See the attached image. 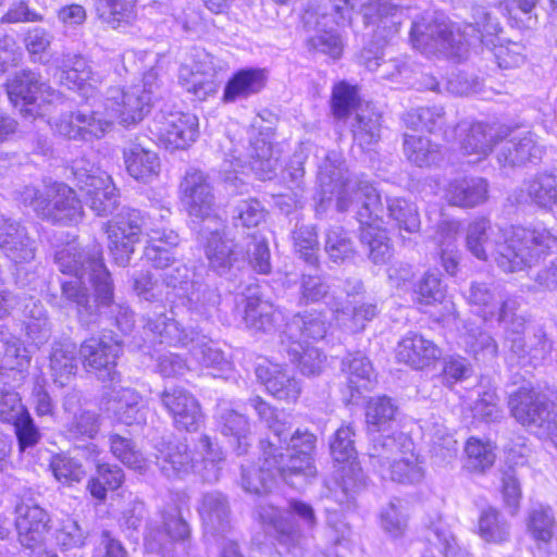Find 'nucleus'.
Returning a JSON list of instances; mask_svg holds the SVG:
<instances>
[{
  "label": "nucleus",
  "mask_w": 557,
  "mask_h": 557,
  "mask_svg": "<svg viewBox=\"0 0 557 557\" xmlns=\"http://www.w3.org/2000/svg\"><path fill=\"white\" fill-rule=\"evenodd\" d=\"M320 205L336 199L338 212L354 211L360 223V242L367 246L368 256L375 264L391 258L386 234L377 223L383 220L381 196L371 184L352 175L336 156H327L319 170Z\"/></svg>",
  "instance_id": "1"
},
{
  "label": "nucleus",
  "mask_w": 557,
  "mask_h": 557,
  "mask_svg": "<svg viewBox=\"0 0 557 557\" xmlns=\"http://www.w3.org/2000/svg\"><path fill=\"white\" fill-rule=\"evenodd\" d=\"M468 250L480 260L493 258L504 273L524 271L557 246V237L545 227H515L509 236L485 218L469 224Z\"/></svg>",
  "instance_id": "2"
},
{
  "label": "nucleus",
  "mask_w": 557,
  "mask_h": 557,
  "mask_svg": "<svg viewBox=\"0 0 557 557\" xmlns=\"http://www.w3.org/2000/svg\"><path fill=\"white\" fill-rule=\"evenodd\" d=\"M500 30L497 18L486 8L473 5L472 22L462 32H455L443 14L425 12L413 21L410 40L422 53L460 61L467 58L470 46H488Z\"/></svg>",
  "instance_id": "3"
},
{
  "label": "nucleus",
  "mask_w": 557,
  "mask_h": 557,
  "mask_svg": "<svg viewBox=\"0 0 557 557\" xmlns=\"http://www.w3.org/2000/svg\"><path fill=\"white\" fill-rule=\"evenodd\" d=\"M273 437L267 436L260 441V449L264 457V468L268 478H263L258 484L246 485L248 490L262 492L272 488L277 479L295 488L304 487L310 480L317 476V468L313 457H307L290 451L284 453L283 444L289 438V425L275 423L271 425Z\"/></svg>",
  "instance_id": "4"
},
{
  "label": "nucleus",
  "mask_w": 557,
  "mask_h": 557,
  "mask_svg": "<svg viewBox=\"0 0 557 557\" xmlns=\"http://www.w3.org/2000/svg\"><path fill=\"white\" fill-rule=\"evenodd\" d=\"M95 273L90 274L89 281L94 287L90 294L83 277L71 278L61 282V296L51 298V304L59 308L72 307L76 311L78 323L84 327H90L100 323L103 318L106 306L111 302L114 287L111 274L104 263H95Z\"/></svg>",
  "instance_id": "5"
},
{
  "label": "nucleus",
  "mask_w": 557,
  "mask_h": 557,
  "mask_svg": "<svg viewBox=\"0 0 557 557\" xmlns=\"http://www.w3.org/2000/svg\"><path fill=\"white\" fill-rule=\"evenodd\" d=\"M143 327L158 337L161 343L187 347L191 345V355L206 368H211L213 376H220L231 369L224 352L214 347L212 342L200 335L194 329L184 327L174 317L164 312H147L143 315Z\"/></svg>",
  "instance_id": "6"
},
{
  "label": "nucleus",
  "mask_w": 557,
  "mask_h": 557,
  "mask_svg": "<svg viewBox=\"0 0 557 557\" xmlns=\"http://www.w3.org/2000/svg\"><path fill=\"white\" fill-rule=\"evenodd\" d=\"M158 90V74L149 71L144 74L140 84L127 89L110 88L103 108L110 114L112 123L116 121L124 126L134 125L149 112Z\"/></svg>",
  "instance_id": "7"
},
{
  "label": "nucleus",
  "mask_w": 557,
  "mask_h": 557,
  "mask_svg": "<svg viewBox=\"0 0 557 557\" xmlns=\"http://www.w3.org/2000/svg\"><path fill=\"white\" fill-rule=\"evenodd\" d=\"M198 236L209 271L235 283L245 265L244 249L227 236L222 224H216L213 230L203 226Z\"/></svg>",
  "instance_id": "8"
},
{
  "label": "nucleus",
  "mask_w": 557,
  "mask_h": 557,
  "mask_svg": "<svg viewBox=\"0 0 557 557\" xmlns=\"http://www.w3.org/2000/svg\"><path fill=\"white\" fill-rule=\"evenodd\" d=\"M143 226L144 216L140 211L132 208H123L107 223L109 249L119 265L126 267L129 263L134 244L139 240Z\"/></svg>",
  "instance_id": "9"
},
{
  "label": "nucleus",
  "mask_w": 557,
  "mask_h": 557,
  "mask_svg": "<svg viewBox=\"0 0 557 557\" xmlns=\"http://www.w3.org/2000/svg\"><path fill=\"white\" fill-rule=\"evenodd\" d=\"M180 188L191 218L221 225L213 188L206 173L196 169L187 171Z\"/></svg>",
  "instance_id": "10"
},
{
  "label": "nucleus",
  "mask_w": 557,
  "mask_h": 557,
  "mask_svg": "<svg viewBox=\"0 0 557 557\" xmlns=\"http://www.w3.org/2000/svg\"><path fill=\"white\" fill-rule=\"evenodd\" d=\"M112 124L106 109L100 111L84 108L60 115L54 129L67 139L92 141L102 138Z\"/></svg>",
  "instance_id": "11"
},
{
  "label": "nucleus",
  "mask_w": 557,
  "mask_h": 557,
  "mask_svg": "<svg viewBox=\"0 0 557 557\" xmlns=\"http://www.w3.org/2000/svg\"><path fill=\"white\" fill-rule=\"evenodd\" d=\"M78 354L84 368L95 372L99 380L113 382L119 377L115 367L122 354L120 341L111 336L90 337L81 344Z\"/></svg>",
  "instance_id": "12"
},
{
  "label": "nucleus",
  "mask_w": 557,
  "mask_h": 557,
  "mask_svg": "<svg viewBox=\"0 0 557 557\" xmlns=\"http://www.w3.org/2000/svg\"><path fill=\"white\" fill-rule=\"evenodd\" d=\"M156 131L166 149H186L198 137V117L190 112H161L154 119Z\"/></svg>",
  "instance_id": "13"
},
{
  "label": "nucleus",
  "mask_w": 557,
  "mask_h": 557,
  "mask_svg": "<svg viewBox=\"0 0 557 557\" xmlns=\"http://www.w3.org/2000/svg\"><path fill=\"white\" fill-rule=\"evenodd\" d=\"M158 398L162 407L173 418L176 428L188 432L198 430L203 416L199 401L189 391L173 386L160 392Z\"/></svg>",
  "instance_id": "14"
},
{
  "label": "nucleus",
  "mask_w": 557,
  "mask_h": 557,
  "mask_svg": "<svg viewBox=\"0 0 557 557\" xmlns=\"http://www.w3.org/2000/svg\"><path fill=\"white\" fill-rule=\"evenodd\" d=\"M471 311L485 322L493 321L497 312L503 308V313L508 312L513 302L508 300L512 296L491 281H472L463 293Z\"/></svg>",
  "instance_id": "15"
},
{
  "label": "nucleus",
  "mask_w": 557,
  "mask_h": 557,
  "mask_svg": "<svg viewBox=\"0 0 557 557\" xmlns=\"http://www.w3.org/2000/svg\"><path fill=\"white\" fill-rule=\"evenodd\" d=\"M147 136H136L123 148V158L127 173L137 181L148 183L156 178L161 169L160 159L150 146Z\"/></svg>",
  "instance_id": "16"
},
{
  "label": "nucleus",
  "mask_w": 557,
  "mask_h": 557,
  "mask_svg": "<svg viewBox=\"0 0 557 557\" xmlns=\"http://www.w3.org/2000/svg\"><path fill=\"white\" fill-rule=\"evenodd\" d=\"M15 511V527L21 544L28 548L40 544L50 530V515L33 502H22Z\"/></svg>",
  "instance_id": "17"
},
{
  "label": "nucleus",
  "mask_w": 557,
  "mask_h": 557,
  "mask_svg": "<svg viewBox=\"0 0 557 557\" xmlns=\"http://www.w3.org/2000/svg\"><path fill=\"white\" fill-rule=\"evenodd\" d=\"M156 463L168 478H182L196 468L194 453L185 442L161 441L156 445Z\"/></svg>",
  "instance_id": "18"
},
{
  "label": "nucleus",
  "mask_w": 557,
  "mask_h": 557,
  "mask_svg": "<svg viewBox=\"0 0 557 557\" xmlns=\"http://www.w3.org/2000/svg\"><path fill=\"white\" fill-rule=\"evenodd\" d=\"M203 522L205 534L224 537L231 529V507L228 497L219 492L210 491L202 494L198 507Z\"/></svg>",
  "instance_id": "19"
},
{
  "label": "nucleus",
  "mask_w": 557,
  "mask_h": 557,
  "mask_svg": "<svg viewBox=\"0 0 557 557\" xmlns=\"http://www.w3.org/2000/svg\"><path fill=\"white\" fill-rule=\"evenodd\" d=\"M256 376L267 391L277 400L296 403L301 394L298 379L287 373L280 364L259 363L255 370Z\"/></svg>",
  "instance_id": "20"
},
{
  "label": "nucleus",
  "mask_w": 557,
  "mask_h": 557,
  "mask_svg": "<svg viewBox=\"0 0 557 557\" xmlns=\"http://www.w3.org/2000/svg\"><path fill=\"white\" fill-rule=\"evenodd\" d=\"M8 96L15 107L22 106L21 112L34 115L33 108L44 92L49 91L50 87L40 79L39 74L30 70L17 72L8 84Z\"/></svg>",
  "instance_id": "21"
},
{
  "label": "nucleus",
  "mask_w": 557,
  "mask_h": 557,
  "mask_svg": "<svg viewBox=\"0 0 557 557\" xmlns=\"http://www.w3.org/2000/svg\"><path fill=\"white\" fill-rule=\"evenodd\" d=\"M444 198L448 205L459 208H474L488 198V183L479 176H465L450 180L444 187Z\"/></svg>",
  "instance_id": "22"
},
{
  "label": "nucleus",
  "mask_w": 557,
  "mask_h": 557,
  "mask_svg": "<svg viewBox=\"0 0 557 557\" xmlns=\"http://www.w3.org/2000/svg\"><path fill=\"white\" fill-rule=\"evenodd\" d=\"M330 322L325 312L317 309L294 314L285 325L282 338L287 342H306L325 337Z\"/></svg>",
  "instance_id": "23"
},
{
  "label": "nucleus",
  "mask_w": 557,
  "mask_h": 557,
  "mask_svg": "<svg viewBox=\"0 0 557 557\" xmlns=\"http://www.w3.org/2000/svg\"><path fill=\"white\" fill-rule=\"evenodd\" d=\"M103 263L100 248L94 245L90 248H81L75 245H66L54 253V262L60 272L73 275L74 278L84 277L95 273L94 264Z\"/></svg>",
  "instance_id": "24"
},
{
  "label": "nucleus",
  "mask_w": 557,
  "mask_h": 557,
  "mask_svg": "<svg viewBox=\"0 0 557 557\" xmlns=\"http://www.w3.org/2000/svg\"><path fill=\"white\" fill-rule=\"evenodd\" d=\"M0 248L15 263L29 262L35 258L34 240L26 227L9 218L0 224Z\"/></svg>",
  "instance_id": "25"
},
{
  "label": "nucleus",
  "mask_w": 557,
  "mask_h": 557,
  "mask_svg": "<svg viewBox=\"0 0 557 557\" xmlns=\"http://www.w3.org/2000/svg\"><path fill=\"white\" fill-rule=\"evenodd\" d=\"M403 10H381L377 3H371L366 8L363 22L373 27L372 40L368 45L384 47L398 36L401 25Z\"/></svg>",
  "instance_id": "26"
},
{
  "label": "nucleus",
  "mask_w": 557,
  "mask_h": 557,
  "mask_svg": "<svg viewBox=\"0 0 557 557\" xmlns=\"http://www.w3.org/2000/svg\"><path fill=\"white\" fill-rule=\"evenodd\" d=\"M410 450H413L410 437L403 432H394L391 435L374 436L368 456L371 465L382 471L400 455H407Z\"/></svg>",
  "instance_id": "27"
},
{
  "label": "nucleus",
  "mask_w": 557,
  "mask_h": 557,
  "mask_svg": "<svg viewBox=\"0 0 557 557\" xmlns=\"http://www.w3.org/2000/svg\"><path fill=\"white\" fill-rule=\"evenodd\" d=\"M42 209V216L53 223H77L83 216L82 201L77 198L73 188L59 185L57 193Z\"/></svg>",
  "instance_id": "28"
},
{
  "label": "nucleus",
  "mask_w": 557,
  "mask_h": 557,
  "mask_svg": "<svg viewBox=\"0 0 557 557\" xmlns=\"http://www.w3.org/2000/svg\"><path fill=\"white\" fill-rule=\"evenodd\" d=\"M441 349L418 333H408L399 342L397 358L413 369H423L441 357Z\"/></svg>",
  "instance_id": "29"
},
{
  "label": "nucleus",
  "mask_w": 557,
  "mask_h": 557,
  "mask_svg": "<svg viewBox=\"0 0 557 557\" xmlns=\"http://www.w3.org/2000/svg\"><path fill=\"white\" fill-rule=\"evenodd\" d=\"M358 62L381 79L395 81L409 72V65L404 57L385 58L382 47L367 45L358 55Z\"/></svg>",
  "instance_id": "30"
},
{
  "label": "nucleus",
  "mask_w": 557,
  "mask_h": 557,
  "mask_svg": "<svg viewBox=\"0 0 557 557\" xmlns=\"http://www.w3.org/2000/svg\"><path fill=\"white\" fill-rule=\"evenodd\" d=\"M544 149L533 135L525 134L522 137H511L500 144L497 160L504 166H518L528 162L535 163L542 159Z\"/></svg>",
  "instance_id": "31"
},
{
  "label": "nucleus",
  "mask_w": 557,
  "mask_h": 557,
  "mask_svg": "<svg viewBox=\"0 0 557 557\" xmlns=\"http://www.w3.org/2000/svg\"><path fill=\"white\" fill-rule=\"evenodd\" d=\"M30 359L29 351L20 338L8 337L4 341L5 367L0 372L3 384L12 387L20 386L27 375Z\"/></svg>",
  "instance_id": "32"
},
{
  "label": "nucleus",
  "mask_w": 557,
  "mask_h": 557,
  "mask_svg": "<svg viewBox=\"0 0 557 557\" xmlns=\"http://www.w3.org/2000/svg\"><path fill=\"white\" fill-rule=\"evenodd\" d=\"M351 11L348 0H309L304 14V24L307 28H318L339 25Z\"/></svg>",
  "instance_id": "33"
},
{
  "label": "nucleus",
  "mask_w": 557,
  "mask_h": 557,
  "mask_svg": "<svg viewBox=\"0 0 557 557\" xmlns=\"http://www.w3.org/2000/svg\"><path fill=\"white\" fill-rule=\"evenodd\" d=\"M552 172H540L524 182L522 188L515 190L509 200L515 205L532 203L552 210V187L555 185Z\"/></svg>",
  "instance_id": "34"
},
{
  "label": "nucleus",
  "mask_w": 557,
  "mask_h": 557,
  "mask_svg": "<svg viewBox=\"0 0 557 557\" xmlns=\"http://www.w3.org/2000/svg\"><path fill=\"white\" fill-rule=\"evenodd\" d=\"M77 347L71 341L54 342L49 356V368L54 383L65 386L76 375Z\"/></svg>",
  "instance_id": "35"
},
{
  "label": "nucleus",
  "mask_w": 557,
  "mask_h": 557,
  "mask_svg": "<svg viewBox=\"0 0 557 557\" xmlns=\"http://www.w3.org/2000/svg\"><path fill=\"white\" fill-rule=\"evenodd\" d=\"M258 516L262 523L273 527L277 543L288 553H294L301 540V534L294 522L273 506H260Z\"/></svg>",
  "instance_id": "36"
},
{
  "label": "nucleus",
  "mask_w": 557,
  "mask_h": 557,
  "mask_svg": "<svg viewBox=\"0 0 557 557\" xmlns=\"http://www.w3.org/2000/svg\"><path fill=\"white\" fill-rule=\"evenodd\" d=\"M342 371L346 374V385L350 393L348 401H352L356 395L370 388L375 374L370 360L360 355H349L342 361Z\"/></svg>",
  "instance_id": "37"
},
{
  "label": "nucleus",
  "mask_w": 557,
  "mask_h": 557,
  "mask_svg": "<svg viewBox=\"0 0 557 557\" xmlns=\"http://www.w3.org/2000/svg\"><path fill=\"white\" fill-rule=\"evenodd\" d=\"M94 186L83 193L85 202L99 216L112 214L120 205V194L111 177L94 178Z\"/></svg>",
  "instance_id": "38"
},
{
  "label": "nucleus",
  "mask_w": 557,
  "mask_h": 557,
  "mask_svg": "<svg viewBox=\"0 0 557 557\" xmlns=\"http://www.w3.org/2000/svg\"><path fill=\"white\" fill-rule=\"evenodd\" d=\"M197 449L202 460L200 463L196 460V468L193 472L199 474L208 483L218 482L221 478L222 465L225 460L223 450L208 435L199 437Z\"/></svg>",
  "instance_id": "39"
},
{
  "label": "nucleus",
  "mask_w": 557,
  "mask_h": 557,
  "mask_svg": "<svg viewBox=\"0 0 557 557\" xmlns=\"http://www.w3.org/2000/svg\"><path fill=\"white\" fill-rule=\"evenodd\" d=\"M218 421L222 434L235 440L236 444L234 449L237 455L246 454L250 446L248 441L250 435V425L246 416L232 408L224 407L219 409Z\"/></svg>",
  "instance_id": "40"
},
{
  "label": "nucleus",
  "mask_w": 557,
  "mask_h": 557,
  "mask_svg": "<svg viewBox=\"0 0 557 557\" xmlns=\"http://www.w3.org/2000/svg\"><path fill=\"white\" fill-rule=\"evenodd\" d=\"M281 342L289 360L297 363L304 375L315 376L322 372L326 357L318 348L305 346L301 342H287L284 338Z\"/></svg>",
  "instance_id": "41"
},
{
  "label": "nucleus",
  "mask_w": 557,
  "mask_h": 557,
  "mask_svg": "<svg viewBox=\"0 0 557 557\" xmlns=\"http://www.w3.org/2000/svg\"><path fill=\"white\" fill-rule=\"evenodd\" d=\"M343 465L332 491L334 499L341 505L348 504L367 485L366 475L356 460Z\"/></svg>",
  "instance_id": "42"
},
{
  "label": "nucleus",
  "mask_w": 557,
  "mask_h": 557,
  "mask_svg": "<svg viewBox=\"0 0 557 557\" xmlns=\"http://www.w3.org/2000/svg\"><path fill=\"white\" fill-rule=\"evenodd\" d=\"M60 84L69 89H84L85 85L91 79V67L81 54H63L59 66Z\"/></svg>",
  "instance_id": "43"
},
{
  "label": "nucleus",
  "mask_w": 557,
  "mask_h": 557,
  "mask_svg": "<svg viewBox=\"0 0 557 557\" xmlns=\"http://www.w3.org/2000/svg\"><path fill=\"white\" fill-rule=\"evenodd\" d=\"M137 0H95L99 20L112 28L128 25L135 17Z\"/></svg>",
  "instance_id": "44"
},
{
  "label": "nucleus",
  "mask_w": 557,
  "mask_h": 557,
  "mask_svg": "<svg viewBox=\"0 0 557 557\" xmlns=\"http://www.w3.org/2000/svg\"><path fill=\"white\" fill-rule=\"evenodd\" d=\"M386 212L387 218L398 230L410 234L419 232L420 215L413 202L401 197H387Z\"/></svg>",
  "instance_id": "45"
},
{
  "label": "nucleus",
  "mask_w": 557,
  "mask_h": 557,
  "mask_svg": "<svg viewBox=\"0 0 557 557\" xmlns=\"http://www.w3.org/2000/svg\"><path fill=\"white\" fill-rule=\"evenodd\" d=\"M381 114L369 108L361 109L352 123L355 143L362 149L370 148L381 139Z\"/></svg>",
  "instance_id": "46"
},
{
  "label": "nucleus",
  "mask_w": 557,
  "mask_h": 557,
  "mask_svg": "<svg viewBox=\"0 0 557 557\" xmlns=\"http://www.w3.org/2000/svg\"><path fill=\"white\" fill-rule=\"evenodd\" d=\"M404 151L408 160L418 166H429L442 157L440 145L417 135H405Z\"/></svg>",
  "instance_id": "47"
},
{
  "label": "nucleus",
  "mask_w": 557,
  "mask_h": 557,
  "mask_svg": "<svg viewBox=\"0 0 557 557\" xmlns=\"http://www.w3.org/2000/svg\"><path fill=\"white\" fill-rule=\"evenodd\" d=\"M292 240L295 253L307 264H319L320 243L315 226L296 224L292 232Z\"/></svg>",
  "instance_id": "48"
},
{
  "label": "nucleus",
  "mask_w": 557,
  "mask_h": 557,
  "mask_svg": "<svg viewBox=\"0 0 557 557\" xmlns=\"http://www.w3.org/2000/svg\"><path fill=\"white\" fill-rule=\"evenodd\" d=\"M555 527L556 520L550 506L536 504L530 508L527 518V529L536 542H550L554 536Z\"/></svg>",
  "instance_id": "49"
},
{
  "label": "nucleus",
  "mask_w": 557,
  "mask_h": 557,
  "mask_svg": "<svg viewBox=\"0 0 557 557\" xmlns=\"http://www.w3.org/2000/svg\"><path fill=\"white\" fill-rule=\"evenodd\" d=\"M264 87V77L261 71L244 70L233 76L224 89V100L234 101L237 98H247L259 92Z\"/></svg>",
  "instance_id": "50"
},
{
  "label": "nucleus",
  "mask_w": 557,
  "mask_h": 557,
  "mask_svg": "<svg viewBox=\"0 0 557 557\" xmlns=\"http://www.w3.org/2000/svg\"><path fill=\"white\" fill-rule=\"evenodd\" d=\"M161 286L166 304L174 305L183 298L188 290L189 269L178 261L161 273Z\"/></svg>",
  "instance_id": "51"
},
{
  "label": "nucleus",
  "mask_w": 557,
  "mask_h": 557,
  "mask_svg": "<svg viewBox=\"0 0 557 557\" xmlns=\"http://www.w3.org/2000/svg\"><path fill=\"white\" fill-rule=\"evenodd\" d=\"M124 482V471L116 465L99 463L97 474L88 481L87 488L91 496L103 502L107 491L117 490Z\"/></svg>",
  "instance_id": "52"
},
{
  "label": "nucleus",
  "mask_w": 557,
  "mask_h": 557,
  "mask_svg": "<svg viewBox=\"0 0 557 557\" xmlns=\"http://www.w3.org/2000/svg\"><path fill=\"white\" fill-rule=\"evenodd\" d=\"M101 424V417L95 410L84 409L65 417L64 431L71 440L94 438Z\"/></svg>",
  "instance_id": "53"
},
{
  "label": "nucleus",
  "mask_w": 557,
  "mask_h": 557,
  "mask_svg": "<svg viewBox=\"0 0 557 557\" xmlns=\"http://www.w3.org/2000/svg\"><path fill=\"white\" fill-rule=\"evenodd\" d=\"M49 468L55 480L63 485L79 483L87 474L82 461L67 454H55L51 456Z\"/></svg>",
  "instance_id": "54"
},
{
  "label": "nucleus",
  "mask_w": 557,
  "mask_h": 557,
  "mask_svg": "<svg viewBox=\"0 0 557 557\" xmlns=\"http://www.w3.org/2000/svg\"><path fill=\"white\" fill-rule=\"evenodd\" d=\"M494 135L492 128L484 123H474L461 140L465 154H476L478 159L485 158L492 151Z\"/></svg>",
  "instance_id": "55"
},
{
  "label": "nucleus",
  "mask_w": 557,
  "mask_h": 557,
  "mask_svg": "<svg viewBox=\"0 0 557 557\" xmlns=\"http://www.w3.org/2000/svg\"><path fill=\"white\" fill-rule=\"evenodd\" d=\"M383 471L387 472L391 480L404 484L420 483L424 478L423 468L420 466L418 457L414 456L412 450L407 455H400Z\"/></svg>",
  "instance_id": "56"
},
{
  "label": "nucleus",
  "mask_w": 557,
  "mask_h": 557,
  "mask_svg": "<svg viewBox=\"0 0 557 557\" xmlns=\"http://www.w3.org/2000/svg\"><path fill=\"white\" fill-rule=\"evenodd\" d=\"M405 123L416 129H425L430 133L442 132L446 125L444 108L421 107L409 111L405 117Z\"/></svg>",
  "instance_id": "57"
},
{
  "label": "nucleus",
  "mask_w": 557,
  "mask_h": 557,
  "mask_svg": "<svg viewBox=\"0 0 557 557\" xmlns=\"http://www.w3.org/2000/svg\"><path fill=\"white\" fill-rule=\"evenodd\" d=\"M220 294L215 287L206 283L194 282L191 288L181 299V302L200 314L208 313L220 304Z\"/></svg>",
  "instance_id": "58"
},
{
  "label": "nucleus",
  "mask_w": 557,
  "mask_h": 557,
  "mask_svg": "<svg viewBox=\"0 0 557 557\" xmlns=\"http://www.w3.org/2000/svg\"><path fill=\"white\" fill-rule=\"evenodd\" d=\"M397 407L392 398L383 396L371 397L366 406V422L368 430L380 432L382 428L394 420Z\"/></svg>",
  "instance_id": "59"
},
{
  "label": "nucleus",
  "mask_w": 557,
  "mask_h": 557,
  "mask_svg": "<svg viewBox=\"0 0 557 557\" xmlns=\"http://www.w3.org/2000/svg\"><path fill=\"white\" fill-rule=\"evenodd\" d=\"M331 293L327 278L320 274H302L298 282V305L308 306L324 301Z\"/></svg>",
  "instance_id": "60"
},
{
  "label": "nucleus",
  "mask_w": 557,
  "mask_h": 557,
  "mask_svg": "<svg viewBox=\"0 0 557 557\" xmlns=\"http://www.w3.org/2000/svg\"><path fill=\"white\" fill-rule=\"evenodd\" d=\"M249 168L261 181L272 180L278 168V158L273 154L270 144L257 140L250 154Z\"/></svg>",
  "instance_id": "61"
},
{
  "label": "nucleus",
  "mask_w": 557,
  "mask_h": 557,
  "mask_svg": "<svg viewBox=\"0 0 557 557\" xmlns=\"http://www.w3.org/2000/svg\"><path fill=\"white\" fill-rule=\"evenodd\" d=\"M272 305L257 297H248L245 301L244 321L249 329L270 331L274 324Z\"/></svg>",
  "instance_id": "62"
},
{
  "label": "nucleus",
  "mask_w": 557,
  "mask_h": 557,
  "mask_svg": "<svg viewBox=\"0 0 557 557\" xmlns=\"http://www.w3.org/2000/svg\"><path fill=\"white\" fill-rule=\"evenodd\" d=\"M465 344L476 360L490 362L498 356V345L495 338L479 327L471 329L465 336Z\"/></svg>",
  "instance_id": "63"
},
{
  "label": "nucleus",
  "mask_w": 557,
  "mask_h": 557,
  "mask_svg": "<svg viewBox=\"0 0 557 557\" xmlns=\"http://www.w3.org/2000/svg\"><path fill=\"white\" fill-rule=\"evenodd\" d=\"M479 532L486 542L493 543L505 542L509 539L510 534L508 522L493 507H488L481 512Z\"/></svg>",
  "instance_id": "64"
}]
</instances>
